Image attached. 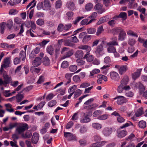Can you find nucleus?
Returning <instances> with one entry per match:
<instances>
[{
  "label": "nucleus",
  "instance_id": "63",
  "mask_svg": "<svg viewBox=\"0 0 147 147\" xmlns=\"http://www.w3.org/2000/svg\"><path fill=\"white\" fill-rule=\"evenodd\" d=\"M90 84L88 82H84L81 84L80 86V88H85L90 86Z\"/></svg>",
  "mask_w": 147,
  "mask_h": 147
},
{
  "label": "nucleus",
  "instance_id": "7",
  "mask_svg": "<svg viewBox=\"0 0 147 147\" xmlns=\"http://www.w3.org/2000/svg\"><path fill=\"white\" fill-rule=\"evenodd\" d=\"M64 137L67 139L69 141H76L77 140L76 137L72 134L70 132L64 133Z\"/></svg>",
  "mask_w": 147,
  "mask_h": 147
},
{
  "label": "nucleus",
  "instance_id": "52",
  "mask_svg": "<svg viewBox=\"0 0 147 147\" xmlns=\"http://www.w3.org/2000/svg\"><path fill=\"white\" fill-rule=\"evenodd\" d=\"M73 80L75 82L77 83L81 81L80 78L78 75L74 76L73 77Z\"/></svg>",
  "mask_w": 147,
  "mask_h": 147
},
{
  "label": "nucleus",
  "instance_id": "55",
  "mask_svg": "<svg viewBox=\"0 0 147 147\" xmlns=\"http://www.w3.org/2000/svg\"><path fill=\"white\" fill-rule=\"evenodd\" d=\"M69 65V63L68 62L66 61H64L63 62L61 65V67L63 68L67 67Z\"/></svg>",
  "mask_w": 147,
  "mask_h": 147
},
{
  "label": "nucleus",
  "instance_id": "35",
  "mask_svg": "<svg viewBox=\"0 0 147 147\" xmlns=\"http://www.w3.org/2000/svg\"><path fill=\"white\" fill-rule=\"evenodd\" d=\"M129 81L128 77L127 76H125L121 81V84L123 85L127 84Z\"/></svg>",
  "mask_w": 147,
  "mask_h": 147
},
{
  "label": "nucleus",
  "instance_id": "13",
  "mask_svg": "<svg viewBox=\"0 0 147 147\" xmlns=\"http://www.w3.org/2000/svg\"><path fill=\"white\" fill-rule=\"evenodd\" d=\"M78 48L85 50L86 52V54H89V53L92 49L91 47L87 45H80L78 47Z\"/></svg>",
  "mask_w": 147,
  "mask_h": 147
},
{
  "label": "nucleus",
  "instance_id": "58",
  "mask_svg": "<svg viewBox=\"0 0 147 147\" xmlns=\"http://www.w3.org/2000/svg\"><path fill=\"white\" fill-rule=\"evenodd\" d=\"M128 44L131 46H133L136 43V40L134 39L133 38H129L128 41Z\"/></svg>",
  "mask_w": 147,
  "mask_h": 147
},
{
  "label": "nucleus",
  "instance_id": "34",
  "mask_svg": "<svg viewBox=\"0 0 147 147\" xmlns=\"http://www.w3.org/2000/svg\"><path fill=\"white\" fill-rule=\"evenodd\" d=\"M77 86L76 85H74L73 86H71L68 90V93H72L74 94L75 90L77 89Z\"/></svg>",
  "mask_w": 147,
  "mask_h": 147
},
{
  "label": "nucleus",
  "instance_id": "50",
  "mask_svg": "<svg viewBox=\"0 0 147 147\" xmlns=\"http://www.w3.org/2000/svg\"><path fill=\"white\" fill-rule=\"evenodd\" d=\"M40 69L39 68H35L33 67H32L30 69V71L32 73L37 74H38L40 72Z\"/></svg>",
  "mask_w": 147,
  "mask_h": 147
},
{
  "label": "nucleus",
  "instance_id": "46",
  "mask_svg": "<svg viewBox=\"0 0 147 147\" xmlns=\"http://www.w3.org/2000/svg\"><path fill=\"white\" fill-rule=\"evenodd\" d=\"M102 114V112L100 110H96L95 111L93 114V116L94 117H97L100 116V115Z\"/></svg>",
  "mask_w": 147,
  "mask_h": 147
},
{
  "label": "nucleus",
  "instance_id": "40",
  "mask_svg": "<svg viewBox=\"0 0 147 147\" xmlns=\"http://www.w3.org/2000/svg\"><path fill=\"white\" fill-rule=\"evenodd\" d=\"M92 36L90 35H86L84 37L82 40L83 43H86L88 41H89L91 38Z\"/></svg>",
  "mask_w": 147,
  "mask_h": 147
},
{
  "label": "nucleus",
  "instance_id": "47",
  "mask_svg": "<svg viewBox=\"0 0 147 147\" xmlns=\"http://www.w3.org/2000/svg\"><path fill=\"white\" fill-rule=\"evenodd\" d=\"M43 63L45 65H48L50 64V61L47 57H45L44 58Z\"/></svg>",
  "mask_w": 147,
  "mask_h": 147
},
{
  "label": "nucleus",
  "instance_id": "4",
  "mask_svg": "<svg viewBox=\"0 0 147 147\" xmlns=\"http://www.w3.org/2000/svg\"><path fill=\"white\" fill-rule=\"evenodd\" d=\"M11 63V61L10 58L8 57L5 58L4 60L3 63L1 65L0 73L2 74L4 71V69H6L10 67Z\"/></svg>",
  "mask_w": 147,
  "mask_h": 147
},
{
  "label": "nucleus",
  "instance_id": "42",
  "mask_svg": "<svg viewBox=\"0 0 147 147\" xmlns=\"http://www.w3.org/2000/svg\"><path fill=\"white\" fill-rule=\"evenodd\" d=\"M127 33L128 35L130 36H133L136 37H138V35L136 33L134 32L131 30H128L127 32Z\"/></svg>",
  "mask_w": 147,
  "mask_h": 147
},
{
  "label": "nucleus",
  "instance_id": "12",
  "mask_svg": "<svg viewBox=\"0 0 147 147\" xmlns=\"http://www.w3.org/2000/svg\"><path fill=\"white\" fill-rule=\"evenodd\" d=\"M117 131V136L120 138L125 137L127 134V132L126 130H118Z\"/></svg>",
  "mask_w": 147,
  "mask_h": 147
},
{
  "label": "nucleus",
  "instance_id": "43",
  "mask_svg": "<svg viewBox=\"0 0 147 147\" xmlns=\"http://www.w3.org/2000/svg\"><path fill=\"white\" fill-rule=\"evenodd\" d=\"M74 93V98H76L81 94L82 91L80 89H78Z\"/></svg>",
  "mask_w": 147,
  "mask_h": 147
},
{
  "label": "nucleus",
  "instance_id": "44",
  "mask_svg": "<svg viewBox=\"0 0 147 147\" xmlns=\"http://www.w3.org/2000/svg\"><path fill=\"white\" fill-rule=\"evenodd\" d=\"M36 2L35 0H33L27 6L26 9H27L29 7L31 6L30 9L33 8L36 5Z\"/></svg>",
  "mask_w": 147,
  "mask_h": 147
},
{
  "label": "nucleus",
  "instance_id": "39",
  "mask_svg": "<svg viewBox=\"0 0 147 147\" xmlns=\"http://www.w3.org/2000/svg\"><path fill=\"white\" fill-rule=\"evenodd\" d=\"M109 115L108 114H105L100 115V116L97 118V119L100 120H105L108 118Z\"/></svg>",
  "mask_w": 147,
  "mask_h": 147
},
{
  "label": "nucleus",
  "instance_id": "25",
  "mask_svg": "<svg viewBox=\"0 0 147 147\" xmlns=\"http://www.w3.org/2000/svg\"><path fill=\"white\" fill-rule=\"evenodd\" d=\"M136 86L138 87L140 94H142L143 92L145 90V87L140 82L136 83Z\"/></svg>",
  "mask_w": 147,
  "mask_h": 147
},
{
  "label": "nucleus",
  "instance_id": "15",
  "mask_svg": "<svg viewBox=\"0 0 147 147\" xmlns=\"http://www.w3.org/2000/svg\"><path fill=\"white\" fill-rule=\"evenodd\" d=\"M111 41L107 42V46H110L112 45L113 46H118V43L117 42V38L115 36H113L111 38Z\"/></svg>",
  "mask_w": 147,
  "mask_h": 147
},
{
  "label": "nucleus",
  "instance_id": "11",
  "mask_svg": "<svg viewBox=\"0 0 147 147\" xmlns=\"http://www.w3.org/2000/svg\"><path fill=\"white\" fill-rule=\"evenodd\" d=\"M115 67L118 69L119 73L120 74H122L124 72L126 71L127 69L126 65H116Z\"/></svg>",
  "mask_w": 147,
  "mask_h": 147
},
{
  "label": "nucleus",
  "instance_id": "5",
  "mask_svg": "<svg viewBox=\"0 0 147 147\" xmlns=\"http://www.w3.org/2000/svg\"><path fill=\"white\" fill-rule=\"evenodd\" d=\"M104 43V42L102 41L100 45L97 47L95 52H93V53H95L96 56L97 57H100L104 54L103 47V45Z\"/></svg>",
  "mask_w": 147,
  "mask_h": 147
},
{
  "label": "nucleus",
  "instance_id": "32",
  "mask_svg": "<svg viewBox=\"0 0 147 147\" xmlns=\"http://www.w3.org/2000/svg\"><path fill=\"white\" fill-rule=\"evenodd\" d=\"M47 51L51 55H53L54 53V49L53 47L50 45L48 46L47 48Z\"/></svg>",
  "mask_w": 147,
  "mask_h": 147
},
{
  "label": "nucleus",
  "instance_id": "53",
  "mask_svg": "<svg viewBox=\"0 0 147 147\" xmlns=\"http://www.w3.org/2000/svg\"><path fill=\"white\" fill-rule=\"evenodd\" d=\"M57 102L56 100H53L49 102L48 103V106L50 107H52L56 105Z\"/></svg>",
  "mask_w": 147,
  "mask_h": 147
},
{
  "label": "nucleus",
  "instance_id": "17",
  "mask_svg": "<svg viewBox=\"0 0 147 147\" xmlns=\"http://www.w3.org/2000/svg\"><path fill=\"white\" fill-rule=\"evenodd\" d=\"M42 3H43V10H47L49 9L51 6L49 0H45Z\"/></svg>",
  "mask_w": 147,
  "mask_h": 147
},
{
  "label": "nucleus",
  "instance_id": "49",
  "mask_svg": "<svg viewBox=\"0 0 147 147\" xmlns=\"http://www.w3.org/2000/svg\"><path fill=\"white\" fill-rule=\"evenodd\" d=\"M69 68L70 71L74 72L77 70V67L75 65H71L69 67Z\"/></svg>",
  "mask_w": 147,
  "mask_h": 147
},
{
  "label": "nucleus",
  "instance_id": "38",
  "mask_svg": "<svg viewBox=\"0 0 147 147\" xmlns=\"http://www.w3.org/2000/svg\"><path fill=\"white\" fill-rule=\"evenodd\" d=\"M119 17L122 18L123 20H125L126 19L127 17V14L125 12H121L120 13L119 16L116 17H114V18L115 19L116 18Z\"/></svg>",
  "mask_w": 147,
  "mask_h": 147
},
{
  "label": "nucleus",
  "instance_id": "29",
  "mask_svg": "<svg viewBox=\"0 0 147 147\" xmlns=\"http://www.w3.org/2000/svg\"><path fill=\"white\" fill-rule=\"evenodd\" d=\"M84 53L83 52L82 50L77 51L75 53V56L78 59H80L82 58L83 57Z\"/></svg>",
  "mask_w": 147,
  "mask_h": 147
},
{
  "label": "nucleus",
  "instance_id": "1",
  "mask_svg": "<svg viewBox=\"0 0 147 147\" xmlns=\"http://www.w3.org/2000/svg\"><path fill=\"white\" fill-rule=\"evenodd\" d=\"M119 32L118 37L119 40L123 41L125 40L126 38L127 35L126 32L123 29L120 28H117L112 31V33L114 34H116Z\"/></svg>",
  "mask_w": 147,
  "mask_h": 147
},
{
  "label": "nucleus",
  "instance_id": "2",
  "mask_svg": "<svg viewBox=\"0 0 147 147\" xmlns=\"http://www.w3.org/2000/svg\"><path fill=\"white\" fill-rule=\"evenodd\" d=\"M15 132L16 134H21L28 128V125L25 123H18Z\"/></svg>",
  "mask_w": 147,
  "mask_h": 147
},
{
  "label": "nucleus",
  "instance_id": "45",
  "mask_svg": "<svg viewBox=\"0 0 147 147\" xmlns=\"http://www.w3.org/2000/svg\"><path fill=\"white\" fill-rule=\"evenodd\" d=\"M100 72L99 69H94L90 72V76H93L94 74H97Z\"/></svg>",
  "mask_w": 147,
  "mask_h": 147
},
{
  "label": "nucleus",
  "instance_id": "33",
  "mask_svg": "<svg viewBox=\"0 0 147 147\" xmlns=\"http://www.w3.org/2000/svg\"><path fill=\"white\" fill-rule=\"evenodd\" d=\"M93 7V4L91 3H89L86 4L85 9L87 11H90L92 9Z\"/></svg>",
  "mask_w": 147,
  "mask_h": 147
},
{
  "label": "nucleus",
  "instance_id": "28",
  "mask_svg": "<svg viewBox=\"0 0 147 147\" xmlns=\"http://www.w3.org/2000/svg\"><path fill=\"white\" fill-rule=\"evenodd\" d=\"M109 65H105L100 68L102 73L105 74L106 75L109 70V68L110 67Z\"/></svg>",
  "mask_w": 147,
  "mask_h": 147
},
{
  "label": "nucleus",
  "instance_id": "9",
  "mask_svg": "<svg viewBox=\"0 0 147 147\" xmlns=\"http://www.w3.org/2000/svg\"><path fill=\"white\" fill-rule=\"evenodd\" d=\"M65 52V54L64 56L65 58H67L71 56L73 54L72 50H69L68 48L67 47H64L61 51V53Z\"/></svg>",
  "mask_w": 147,
  "mask_h": 147
},
{
  "label": "nucleus",
  "instance_id": "37",
  "mask_svg": "<svg viewBox=\"0 0 147 147\" xmlns=\"http://www.w3.org/2000/svg\"><path fill=\"white\" fill-rule=\"evenodd\" d=\"M134 125L130 121H127V122L123 124L120 127L121 129H123L124 128L130 126Z\"/></svg>",
  "mask_w": 147,
  "mask_h": 147
},
{
  "label": "nucleus",
  "instance_id": "36",
  "mask_svg": "<svg viewBox=\"0 0 147 147\" xmlns=\"http://www.w3.org/2000/svg\"><path fill=\"white\" fill-rule=\"evenodd\" d=\"M102 5L100 4H96L94 7V8L95 9H97L98 10H100L99 11H98V13H99L101 14L102 12H104V11H100V10L102 9Z\"/></svg>",
  "mask_w": 147,
  "mask_h": 147
},
{
  "label": "nucleus",
  "instance_id": "64",
  "mask_svg": "<svg viewBox=\"0 0 147 147\" xmlns=\"http://www.w3.org/2000/svg\"><path fill=\"white\" fill-rule=\"evenodd\" d=\"M125 95L127 97L131 98L134 96V93L131 91H129L125 93Z\"/></svg>",
  "mask_w": 147,
  "mask_h": 147
},
{
  "label": "nucleus",
  "instance_id": "57",
  "mask_svg": "<svg viewBox=\"0 0 147 147\" xmlns=\"http://www.w3.org/2000/svg\"><path fill=\"white\" fill-rule=\"evenodd\" d=\"M124 90V85L121 84L118 87L117 91L118 92L121 93Z\"/></svg>",
  "mask_w": 147,
  "mask_h": 147
},
{
  "label": "nucleus",
  "instance_id": "60",
  "mask_svg": "<svg viewBox=\"0 0 147 147\" xmlns=\"http://www.w3.org/2000/svg\"><path fill=\"white\" fill-rule=\"evenodd\" d=\"M36 24L39 26H42L44 24V22L42 19H39L36 21Z\"/></svg>",
  "mask_w": 147,
  "mask_h": 147
},
{
  "label": "nucleus",
  "instance_id": "16",
  "mask_svg": "<svg viewBox=\"0 0 147 147\" xmlns=\"http://www.w3.org/2000/svg\"><path fill=\"white\" fill-rule=\"evenodd\" d=\"M67 8L71 10H74L76 9V7L74 2L71 1H69L66 5Z\"/></svg>",
  "mask_w": 147,
  "mask_h": 147
},
{
  "label": "nucleus",
  "instance_id": "61",
  "mask_svg": "<svg viewBox=\"0 0 147 147\" xmlns=\"http://www.w3.org/2000/svg\"><path fill=\"white\" fill-rule=\"evenodd\" d=\"M62 5V1L60 0L57 1L56 3L55 7L56 8H59Z\"/></svg>",
  "mask_w": 147,
  "mask_h": 147
},
{
  "label": "nucleus",
  "instance_id": "10",
  "mask_svg": "<svg viewBox=\"0 0 147 147\" xmlns=\"http://www.w3.org/2000/svg\"><path fill=\"white\" fill-rule=\"evenodd\" d=\"M40 51L39 47H37L33 49L29 55L30 58L33 59L36 56V55Z\"/></svg>",
  "mask_w": 147,
  "mask_h": 147
},
{
  "label": "nucleus",
  "instance_id": "23",
  "mask_svg": "<svg viewBox=\"0 0 147 147\" xmlns=\"http://www.w3.org/2000/svg\"><path fill=\"white\" fill-rule=\"evenodd\" d=\"M138 125L140 128L144 129L146 127V121L142 120L138 122Z\"/></svg>",
  "mask_w": 147,
  "mask_h": 147
},
{
  "label": "nucleus",
  "instance_id": "19",
  "mask_svg": "<svg viewBox=\"0 0 147 147\" xmlns=\"http://www.w3.org/2000/svg\"><path fill=\"white\" fill-rule=\"evenodd\" d=\"M107 143L105 141L99 142L98 143L93 144L91 145V147H101L104 146Z\"/></svg>",
  "mask_w": 147,
  "mask_h": 147
},
{
  "label": "nucleus",
  "instance_id": "27",
  "mask_svg": "<svg viewBox=\"0 0 147 147\" xmlns=\"http://www.w3.org/2000/svg\"><path fill=\"white\" fill-rule=\"evenodd\" d=\"M73 74L67 73L65 75V78L67 80V82L65 84V85H67V84L70 83L71 82V78L73 75Z\"/></svg>",
  "mask_w": 147,
  "mask_h": 147
},
{
  "label": "nucleus",
  "instance_id": "24",
  "mask_svg": "<svg viewBox=\"0 0 147 147\" xmlns=\"http://www.w3.org/2000/svg\"><path fill=\"white\" fill-rule=\"evenodd\" d=\"M92 126L94 129L97 130H100L102 127V125L101 124L98 123H92Z\"/></svg>",
  "mask_w": 147,
  "mask_h": 147
},
{
  "label": "nucleus",
  "instance_id": "3",
  "mask_svg": "<svg viewBox=\"0 0 147 147\" xmlns=\"http://www.w3.org/2000/svg\"><path fill=\"white\" fill-rule=\"evenodd\" d=\"M1 74L3 75L4 79V80L3 81L0 78V86L3 85L6 87L7 84L9 83L11 81V78L7 75V72L4 71V70L2 74H1Z\"/></svg>",
  "mask_w": 147,
  "mask_h": 147
},
{
  "label": "nucleus",
  "instance_id": "20",
  "mask_svg": "<svg viewBox=\"0 0 147 147\" xmlns=\"http://www.w3.org/2000/svg\"><path fill=\"white\" fill-rule=\"evenodd\" d=\"M39 135L38 133H34L33 134V136L32 138V141L33 143L36 144L38 142Z\"/></svg>",
  "mask_w": 147,
  "mask_h": 147
},
{
  "label": "nucleus",
  "instance_id": "31",
  "mask_svg": "<svg viewBox=\"0 0 147 147\" xmlns=\"http://www.w3.org/2000/svg\"><path fill=\"white\" fill-rule=\"evenodd\" d=\"M107 46L108 47L107 48V51L108 53H113L116 50L115 48L112 45H107Z\"/></svg>",
  "mask_w": 147,
  "mask_h": 147
},
{
  "label": "nucleus",
  "instance_id": "48",
  "mask_svg": "<svg viewBox=\"0 0 147 147\" xmlns=\"http://www.w3.org/2000/svg\"><path fill=\"white\" fill-rule=\"evenodd\" d=\"M143 109L140 108L135 113V115L136 117H139L143 114Z\"/></svg>",
  "mask_w": 147,
  "mask_h": 147
},
{
  "label": "nucleus",
  "instance_id": "54",
  "mask_svg": "<svg viewBox=\"0 0 147 147\" xmlns=\"http://www.w3.org/2000/svg\"><path fill=\"white\" fill-rule=\"evenodd\" d=\"M107 21L106 17H103L100 18L99 20L97 22V25H100L102 23H103Z\"/></svg>",
  "mask_w": 147,
  "mask_h": 147
},
{
  "label": "nucleus",
  "instance_id": "56",
  "mask_svg": "<svg viewBox=\"0 0 147 147\" xmlns=\"http://www.w3.org/2000/svg\"><path fill=\"white\" fill-rule=\"evenodd\" d=\"M71 40H68L65 42V45L66 46L70 47H73L74 45V44L71 42Z\"/></svg>",
  "mask_w": 147,
  "mask_h": 147
},
{
  "label": "nucleus",
  "instance_id": "14",
  "mask_svg": "<svg viewBox=\"0 0 147 147\" xmlns=\"http://www.w3.org/2000/svg\"><path fill=\"white\" fill-rule=\"evenodd\" d=\"M127 102L126 98L122 96H119L118 100H117V103L119 105L125 103Z\"/></svg>",
  "mask_w": 147,
  "mask_h": 147
},
{
  "label": "nucleus",
  "instance_id": "8",
  "mask_svg": "<svg viewBox=\"0 0 147 147\" xmlns=\"http://www.w3.org/2000/svg\"><path fill=\"white\" fill-rule=\"evenodd\" d=\"M112 132V129L111 128L107 127L104 128L102 131V134L105 137L109 136Z\"/></svg>",
  "mask_w": 147,
  "mask_h": 147
},
{
  "label": "nucleus",
  "instance_id": "26",
  "mask_svg": "<svg viewBox=\"0 0 147 147\" xmlns=\"http://www.w3.org/2000/svg\"><path fill=\"white\" fill-rule=\"evenodd\" d=\"M84 58L86 59L88 62H91L93 61L94 57L92 55H90L89 54H86L84 55Z\"/></svg>",
  "mask_w": 147,
  "mask_h": 147
},
{
  "label": "nucleus",
  "instance_id": "30",
  "mask_svg": "<svg viewBox=\"0 0 147 147\" xmlns=\"http://www.w3.org/2000/svg\"><path fill=\"white\" fill-rule=\"evenodd\" d=\"M26 55L25 52L21 51L19 53V58L22 61H24L26 58Z\"/></svg>",
  "mask_w": 147,
  "mask_h": 147
},
{
  "label": "nucleus",
  "instance_id": "51",
  "mask_svg": "<svg viewBox=\"0 0 147 147\" xmlns=\"http://www.w3.org/2000/svg\"><path fill=\"white\" fill-rule=\"evenodd\" d=\"M87 31L88 33L89 34H94L96 32V30L94 28H90L87 29Z\"/></svg>",
  "mask_w": 147,
  "mask_h": 147
},
{
  "label": "nucleus",
  "instance_id": "18",
  "mask_svg": "<svg viewBox=\"0 0 147 147\" xmlns=\"http://www.w3.org/2000/svg\"><path fill=\"white\" fill-rule=\"evenodd\" d=\"M91 120L89 118V116L84 114L81 119L80 121L81 123H87L90 121Z\"/></svg>",
  "mask_w": 147,
  "mask_h": 147
},
{
  "label": "nucleus",
  "instance_id": "59",
  "mask_svg": "<svg viewBox=\"0 0 147 147\" xmlns=\"http://www.w3.org/2000/svg\"><path fill=\"white\" fill-rule=\"evenodd\" d=\"M76 62L78 65L82 66L84 65L85 63V61L80 59H77Z\"/></svg>",
  "mask_w": 147,
  "mask_h": 147
},
{
  "label": "nucleus",
  "instance_id": "21",
  "mask_svg": "<svg viewBox=\"0 0 147 147\" xmlns=\"http://www.w3.org/2000/svg\"><path fill=\"white\" fill-rule=\"evenodd\" d=\"M142 70V69H138L133 74L132 77L134 80H135L137 78L140 76Z\"/></svg>",
  "mask_w": 147,
  "mask_h": 147
},
{
  "label": "nucleus",
  "instance_id": "62",
  "mask_svg": "<svg viewBox=\"0 0 147 147\" xmlns=\"http://www.w3.org/2000/svg\"><path fill=\"white\" fill-rule=\"evenodd\" d=\"M44 80L45 78L44 76H41L40 77L37 83L38 84H41L44 81Z\"/></svg>",
  "mask_w": 147,
  "mask_h": 147
},
{
  "label": "nucleus",
  "instance_id": "22",
  "mask_svg": "<svg viewBox=\"0 0 147 147\" xmlns=\"http://www.w3.org/2000/svg\"><path fill=\"white\" fill-rule=\"evenodd\" d=\"M41 59L40 58L37 57L33 61L32 65L35 67L39 65L41 63Z\"/></svg>",
  "mask_w": 147,
  "mask_h": 147
},
{
  "label": "nucleus",
  "instance_id": "6",
  "mask_svg": "<svg viewBox=\"0 0 147 147\" xmlns=\"http://www.w3.org/2000/svg\"><path fill=\"white\" fill-rule=\"evenodd\" d=\"M109 75L111 79L114 81H118L120 79V77L118 74L115 71H112L109 73Z\"/></svg>",
  "mask_w": 147,
  "mask_h": 147
},
{
  "label": "nucleus",
  "instance_id": "41",
  "mask_svg": "<svg viewBox=\"0 0 147 147\" xmlns=\"http://www.w3.org/2000/svg\"><path fill=\"white\" fill-rule=\"evenodd\" d=\"M60 47H61L59 45H58L56 46L55 54V55L56 57H58L60 54Z\"/></svg>",
  "mask_w": 147,
  "mask_h": 147
}]
</instances>
